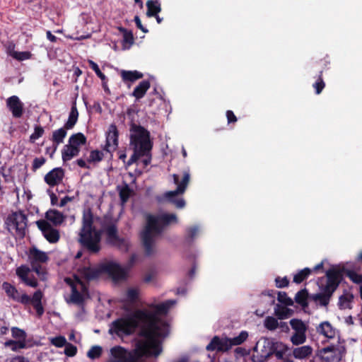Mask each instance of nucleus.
I'll return each instance as SVG.
<instances>
[{"instance_id": "obj_1", "label": "nucleus", "mask_w": 362, "mask_h": 362, "mask_svg": "<svg viewBox=\"0 0 362 362\" xmlns=\"http://www.w3.org/2000/svg\"><path fill=\"white\" fill-rule=\"evenodd\" d=\"M139 321L144 324L140 335L144 338L164 337L168 334V324L161 322L155 313L147 310H138L132 315L117 319L112 322L111 329L118 337L129 336L138 327Z\"/></svg>"}, {"instance_id": "obj_2", "label": "nucleus", "mask_w": 362, "mask_h": 362, "mask_svg": "<svg viewBox=\"0 0 362 362\" xmlns=\"http://www.w3.org/2000/svg\"><path fill=\"white\" fill-rule=\"evenodd\" d=\"M28 262L30 267L22 264L16 269V274L26 286L32 288L38 286L37 280L34 276H29L30 272H34L42 280L45 279L47 274L46 267L43 265L49 261L48 255L36 247H31L28 253Z\"/></svg>"}, {"instance_id": "obj_3", "label": "nucleus", "mask_w": 362, "mask_h": 362, "mask_svg": "<svg viewBox=\"0 0 362 362\" xmlns=\"http://www.w3.org/2000/svg\"><path fill=\"white\" fill-rule=\"evenodd\" d=\"M146 220V226L141 233V238L145 253L149 256L154 252L155 238L163 233L165 227L172 223H177V218L174 214H148Z\"/></svg>"}, {"instance_id": "obj_4", "label": "nucleus", "mask_w": 362, "mask_h": 362, "mask_svg": "<svg viewBox=\"0 0 362 362\" xmlns=\"http://www.w3.org/2000/svg\"><path fill=\"white\" fill-rule=\"evenodd\" d=\"M78 236V243L88 252L95 254L100 250L101 232L93 226V214L90 209L83 214Z\"/></svg>"}, {"instance_id": "obj_5", "label": "nucleus", "mask_w": 362, "mask_h": 362, "mask_svg": "<svg viewBox=\"0 0 362 362\" xmlns=\"http://www.w3.org/2000/svg\"><path fill=\"white\" fill-rule=\"evenodd\" d=\"M2 288L10 299L24 305L31 304L36 310L37 315L39 317H41L43 315L45 312L42 303L43 293L40 290L35 291L33 296L30 297L25 293H21L16 286L8 282H4L2 284Z\"/></svg>"}, {"instance_id": "obj_6", "label": "nucleus", "mask_w": 362, "mask_h": 362, "mask_svg": "<svg viewBox=\"0 0 362 362\" xmlns=\"http://www.w3.org/2000/svg\"><path fill=\"white\" fill-rule=\"evenodd\" d=\"M158 337L145 338L146 340H140L136 342L135 349L128 351L124 362H139L143 356L157 357L162 352L160 342L157 339Z\"/></svg>"}, {"instance_id": "obj_7", "label": "nucleus", "mask_w": 362, "mask_h": 362, "mask_svg": "<svg viewBox=\"0 0 362 362\" xmlns=\"http://www.w3.org/2000/svg\"><path fill=\"white\" fill-rule=\"evenodd\" d=\"M130 146L133 151L144 156L148 155L153 148L150 132L141 125L132 123L130 127Z\"/></svg>"}, {"instance_id": "obj_8", "label": "nucleus", "mask_w": 362, "mask_h": 362, "mask_svg": "<svg viewBox=\"0 0 362 362\" xmlns=\"http://www.w3.org/2000/svg\"><path fill=\"white\" fill-rule=\"evenodd\" d=\"M173 177L174 183L177 185V189L165 192V197L168 202L173 204L177 208L182 209L185 206V201L183 198H177V196L185 193L190 180V175L189 172H184L181 181L177 174H173Z\"/></svg>"}, {"instance_id": "obj_9", "label": "nucleus", "mask_w": 362, "mask_h": 362, "mask_svg": "<svg viewBox=\"0 0 362 362\" xmlns=\"http://www.w3.org/2000/svg\"><path fill=\"white\" fill-rule=\"evenodd\" d=\"M28 223L27 216L22 211H13L5 220L6 228L11 233L14 230L19 238H24Z\"/></svg>"}, {"instance_id": "obj_10", "label": "nucleus", "mask_w": 362, "mask_h": 362, "mask_svg": "<svg viewBox=\"0 0 362 362\" xmlns=\"http://www.w3.org/2000/svg\"><path fill=\"white\" fill-rule=\"evenodd\" d=\"M102 228L106 234L107 243L122 251H127L129 249L128 242L123 238L118 235L117 225L111 220L104 221L102 223Z\"/></svg>"}, {"instance_id": "obj_11", "label": "nucleus", "mask_w": 362, "mask_h": 362, "mask_svg": "<svg viewBox=\"0 0 362 362\" xmlns=\"http://www.w3.org/2000/svg\"><path fill=\"white\" fill-rule=\"evenodd\" d=\"M344 267H332L326 272L327 282L324 288L334 293L342 281L344 275Z\"/></svg>"}, {"instance_id": "obj_12", "label": "nucleus", "mask_w": 362, "mask_h": 362, "mask_svg": "<svg viewBox=\"0 0 362 362\" xmlns=\"http://www.w3.org/2000/svg\"><path fill=\"white\" fill-rule=\"evenodd\" d=\"M103 274H107L115 281L124 280L126 278L127 272L119 264L107 262L102 264Z\"/></svg>"}, {"instance_id": "obj_13", "label": "nucleus", "mask_w": 362, "mask_h": 362, "mask_svg": "<svg viewBox=\"0 0 362 362\" xmlns=\"http://www.w3.org/2000/svg\"><path fill=\"white\" fill-rule=\"evenodd\" d=\"M118 137L119 132L117 126L115 124H111L106 132L105 144L103 147V150L110 153L111 156H112V152L118 147Z\"/></svg>"}, {"instance_id": "obj_14", "label": "nucleus", "mask_w": 362, "mask_h": 362, "mask_svg": "<svg viewBox=\"0 0 362 362\" xmlns=\"http://www.w3.org/2000/svg\"><path fill=\"white\" fill-rule=\"evenodd\" d=\"M36 224L49 243H56L59 241L60 238L59 230L54 228L47 221L41 219L37 221Z\"/></svg>"}, {"instance_id": "obj_15", "label": "nucleus", "mask_w": 362, "mask_h": 362, "mask_svg": "<svg viewBox=\"0 0 362 362\" xmlns=\"http://www.w3.org/2000/svg\"><path fill=\"white\" fill-rule=\"evenodd\" d=\"M6 107L14 118H21L24 113V104L16 95H12L6 99Z\"/></svg>"}, {"instance_id": "obj_16", "label": "nucleus", "mask_w": 362, "mask_h": 362, "mask_svg": "<svg viewBox=\"0 0 362 362\" xmlns=\"http://www.w3.org/2000/svg\"><path fill=\"white\" fill-rule=\"evenodd\" d=\"M64 177V171L62 168H55L45 176V182L50 187L59 185Z\"/></svg>"}, {"instance_id": "obj_17", "label": "nucleus", "mask_w": 362, "mask_h": 362, "mask_svg": "<svg viewBox=\"0 0 362 362\" xmlns=\"http://www.w3.org/2000/svg\"><path fill=\"white\" fill-rule=\"evenodd\" d=\"M81 276L88 281H93L103 274L102 264L97 267H83L78 269Z\"/></svg>"}, {"instance_id": "obj_18", "label": "nucleus", "mask_w": 362, "mask_h": 362, "mask_svg": "<svg viewBox=\"0 0 362 362\" xmlns=\"http://www.w3.org/2000/svg\"><path fill=\"white\" fill-rule=\"evenodd\" d=\"M206 349L208 351H216L218 352H226L229 350L228 338L221 339L218 336H214L210 343L206 346Z\"/></svg>"}, {"instance_id": "obj_19", "label": "nucleus", "mask_w": 362, "mask_h": 362, "mask_svg": "<svg viewBox=\"0 0 362 362\" xmlns=\"http://www.w3.org/2000/svg\"><path fill=\"white\" fill-rule=\"evenodd\" d=\"M262 341V349H261V357L264 358V361H267L271 356H273V349L276 348V344L279 341H275L272 339L263 338Z\"/></svg>"}, {"instance_id": "obj_20", "label": "nucleus", "mask_w": 362, "mask_h": 362, "mask_svg": "<svg viewBox=\"0 0 362 362\" xmlns=\"http://www.w3.org/2000/svg\"><path fill=\"white\" fill-rule=\"evenodd\" d=\"M333 295V293L323 288L322 293L310 295V298L315 302H319L321 306H327Z\"/></svg>"}, {"instance_id": "obj_21", "label": "nucleus", "mask_w": 362, "mask_h": 362, "mask_svg": "<svg viewBox=\"0 0 362 362\" xmlns=\"http://www.w3.org/2000/svg\"><path fill=\"white\" fill-rule=\"evenodd\" d=\"M66 281L70 285L71 288L70 301L76 305H82L84 302V298L83 294L77 289L76 285L70 279H66Z\"/></svg>"}, {"instance_id": "obj_22", "label": "nucleus", "mask_w": 362, "mask_h": 362, "mask_svg": "<svg viewBox=\"0 0 362 362\" xmlns=\"http://www.w3.org/2000/svg\"><path fill=\"white\" fill-rule=\"evenodd\" d=\"M317 332L328 339L335 337V330L328 321L321 322L316 328Z\"/></svg>"}, {"instance_id": "obj_23", "label": "nucleus", "mask_w": 362, "mask_h": 362, "mask_svg": "<svg viewBox=\"0 0 362 362\" xmlns=\"http://www.w3.org/2000/svg\"><path fill=\"white\" fill-rule=\"evenodd\" d=\"M80 152V148L74 146L70 144L64 146L62 151V160L65 163L70 160L72 158L77 156Z\"/></svg>"}, {"instance_id": "obj_24", "label": "nucleus", "mask_w": 362, "mask_h": 362, "mask_svg": "<svg viewBox=\"0 0 362 362\" xmlns=\"http://www.w3.org/2000/svg\"><path fill=\"white\" fill-rule=\"evenodd\" d=\"M45 218L55 226L61 225L65 220L64 214L56 209L48 210L45 214Z\"/></svg>"}, {"instance_id": "obj_25", "label": "nucleus", "mask_w": 362, "mask_h": 362, "mask_svg": "<svg viewBox=\"0 0 362 362\" xmlns=\"http://www.w3.org/2000/svg\"><path fill=\"white\" fill-rule=\"evenodd\" d=\"M78 118V112L76 107V100L72 103L71 111L69 115V118L66 122L64 124L65 129H71L76 124Z\"/></svg>"}, {"instance_id": "obj_26", "label": "nucleus", "mask_w": 362, "mask_h": 362, "mask_svg": "<svg viewBox=\"0 0 362 362\" xmlns=\"http://www.w3.org/2000/svg\"><path fill=\"white\" fill-rule=\"evenodd\" d=\"M150 86V82L148 80H144L135 87L132 93V95L134 96L136 100H139L145 95Z\"/></svg>"}, {"instance_id": "obj_27", "label": "nucleus", "mask_w": 362, "mask_h": 362, "mask_svg": "<svg viewBox=\"0 0 362 362\" xmlns=\"http://www.w3.org/2000/svg\"><path fill=\"white\" fill-rule=\"evenodd\" d=\"M66 130L67 129H65V126H64V127L53 132L52 140L53 141L54 150L52 153L57 150L59 144L64 142V139L67 134Z\"/></svg>"}, {"instance_id": "obj_28", "label": "nucleus", "mask_w": 362, "mask_h": 362, "mask_svg": "<svg viewBox=\"0 0 362 362\" xmlns=\"http://www.w3.org/2000/svg\"><path fill=\"white\" fill-rule=\"evenodd\" d=\"M310 296L308 290L303 288L296 293L294 300L296 303L305 309L308 307V299L310 298Z\"/></svg>"}, {"instance_id": "obj_29", "label": "nucleus", "mask_w": 362, "mask_h": 362, "mask_svg": "<svg viewBox=\"0 0 362 362\" xmlns=\"http://www.w3.org/2000/svg\"><path fill=\"white\" fill-rule=\"evenodd\" d=\"M121 77L124 82H134L138 79L143 78V74L138 71H121Z\"/></svg>"}, {"instance_id": "obj_30", "label": "nucleus", "mask_w": 362, "mask_h": 362, "mask_svg": "<svg viewBox=\"0 0 362 362\" xmlns=\"http://www.w3.org/2000/svg\"><path fill=\"white\" fill-rule=\"evenodd\" d=\"M176 303L174 300H166L162 303L156 305L154 306L155 308V312H153L156 315V317L159 319L158 317V315H165L168 313L170 308L175 305Z\"/></svg>"}, {"instance_id": "obj_31", "label": "nucleus", "mask_w": 362, "mask_h": 362, "mask_svg": "<svg viewBox=\"0 0 362 362\" xmlns=\"http://www.w3.org/2000/svg\"><path fill=\"white\" fill-rule=\"evenodd\" d=\"M146 16L148 17L156 16V15L161 11V6L158 0H148L146 2Z\"/></svg>"}, {"instance_id": "obj_32", "label": "nucleus", "mask_w": 362, "mask_h": 362, "mask_svg": "<svg viewBox=\"0 0 362 362\" xmlns=\"http://www.w3.org/2000/svg\"><path fill=\"white\" fill-rule=\"evenodd\" d=\"M354 295L351 293H346L340 296L339 298L338 306L340 310L351 309V303L354 300Z\"/></svg>"}, {"instance_id": "obj_33", "label": "nucleus", "mask_w": 362, "mask_h": 362, "mask_svg": "<svg viewBox=\"0 0 362 362\" xmlns=\"http://www.w3.org/2000/svg\"><path fill=\"white\" fill-rule=\"evenodd\" d=\"M8 54L13 59L21 62L27 59H30L32 57V54L29 51L25 52H17L14 50V46L12 48L8 47Z\"/></svg>"}, {"instance_id": "obj_34", "label": "nucleus", "mask_w": 362, "mask_h": 362, "mask_svg": "<svg viewBox=\"0 0 362 362\" xmlns=\"http://www.w3.org/2000/svg\"><path fill=\"white\" fill-rule=\"evenodd\" d=\"M312 352V347L306 345L294 349L293 351V355L296 358L303 359L310 356Z\"/></svg>"}, {"instance_id": "obj_35", "label": "nucleus", "mask_w": 362, "mask_h": 362, "mask_svg": "<svg viewBox=\"0 0 362 362\" xmlns=\"http://www.w3.org/2000/svg\"><path fill=\"white\" fill-rule=\"evenodd\" d=\"M248 337V333L246 331H242L238 336L233 338H228V344L229 349L233 346H238L242 344Z\"/></svg>"}, {"instance_id": "obj_36", "label": "nucleus", "mask_w": 362, "mask_h": 362, "mask_svg": "<svg viewBox=\"0 0 362 362\" xmlns=\"http://www.w3.org/2000/svg\"><path fill=\"white\" fill-rule=\"evenodd\" d=\"M311 274H312V269L308 267H305V268L300 270L297 274H296L293 276V281L294 283H296L297 284H300L303 281L306 280Z\"/></svg>"}, {"instance_id": "obj_37", "label": "nucleus", "mask_w": 362, "mask_h": 362, "mask_svg": "<svg viewBox=\"0 0 362 362\" xmlns=\"http://www.w3.org/2000/svg\"><path fill=\"white\" fill-rule=\"evenodd\" d=\"M5 346L11 347V350L13 351H16L18 349H23L28 348V346L27 344V341L23 340H8L5 342Z\"/></svg>"}, {"instance_id": "obj_38", "label": "nucleus", "mask_w": 362, "mask_h": 362, "mask_svg": "<svg viewBox=\"0 0 362 362\" xmlns=\"http://www.w3.org/2000/svg\"><path fill=\"white\" fill-rule=\"evenodd\" d=\"M274 313L279 319L283 320L293 314L292 310L277 304L274 309Z\"/></svg>"}, {"instance_id": "obj_39", "label": "nucleus", "mask_w": 362, "mask_h": 362, "mask_svg": "<svg viewBox=\"0 0 362 362\" xmlns=\"http://www.w3.org/2000/svg\"><path fill=\"white\" fill-rule=\"evenodd\" d=\"M120 32L123 34V40H122V45L125 47L126 44H128L129 46L127 48H129L134 43V38L133 35V33L131 30H128L127 29L120 27Z\"/></svg>"}, {"instance_id": "obj_40", "label": "nucleus", "mask_w": 362, "mask_h": 362, "mask_svg": "<svg viewBox=\"0 0 362 362\" xmlns=\"http://www.w3.org/2000/svg\"><path fill=\"white\" fill-rule=\"evenodd\" d=\"M86 137L82 133H76L71 135L69 139V144L74 146L79 147L81 145L86 144Z\"/></svg>"}, {"instance_id": "obj_41", "label": "nucleus", "mask_w": 362, "mask_h": 362, "mask_svg": "<svg viewBox=\"0 0 362 362\" xmlns=\"http://www.w3.org/2000/svg\"><path fill=\"white\" fill-rule=\"evenodd\" d=\"M110 352L114 358H118L119 360L122 361V362H124L127 354V350L126 349L121 346H116L110 349Z\"/></svg>"}, {"instance_id": "obj_42", "label": "nucleus", "mask_w": 362, "mask_h": 362, "mask_svg": "<svg viewBox=\"0 0 362 362\" xmlns=\"http://www.w3.org/2000/svg\"><path fill=\"white\" fill-rule=\"evenodd\" d=\"M323 70L319 71L317 81L313 84L315 93L319 95L322 93L325 87V83L322 78Z\"/></svg>"}, {"instance_id": "obj_43", "label": "nucleus", "mask_w": 362, "mask_h": 362, "mask_svg": "<svg viewBox=\"0 0 362 362\" xmlns=\"http://www.w3.org/2000/svg\"><path fill=\"white\" fill-rule=\"evenodd\" d=\"M287 351V346L279 341V344H276V348L273 349V355H274L277 359L282 360L284 359V356Z\"/></svg>"}, {"instance_id": "obj_44", "label": "nucleus", "mask_w": 362, "mask_h": 362, "mask_svg": "<svg viewBox=\"0 0 362 362\" xmlns=\"http://www.w3.org/2000/svg\"><path fill=\"white\" fill-rule=\"evenodd\" d=\"M104 158V153L99 150H93L90 152L89 157L87 161L90 163H99L103 160Z\"/></svg>"}, {"instance_id": "obj_45", "label": "nucleus", "mask_w": 362, "mask_h": 362, "mask_svg": "<svg viewBox=\"0 0 362 362\" xmlns=\"http://www.w3.org/2000/svg\"><path fill=\"white\" fill-rule=\"evenodd\" d=\"M290 325L296 332H306L307 327L301 320L292 319L290 321Z\"/></svg>"}, {"instance_id": "obj_46", "label": "nucleus", "mask_w": 362, "mask_h": 362, "mask_svg": "<svg viewBox=\"0 0 362 362\" xmlns=\"http://www.w3.org/2000/svg\"><path fill=\"white\" fill-rule=\"evenodd\" d=\"M277 295V300L281 303L284 304L286 306L293 305V300L290 297L288 296L286 292L278 291Z\"/></svg>"}, {"instance_id": "obj_47", "label": "nucleus", "mask_w": 362, "mask_h": 362, "mask_svg": "<svg viewBox=\"0 0 362 362\" xmlns=\"http://www.w3.org/2000/svg\"><path fill=\"white\" fill-rule=\"evenodd\" d=\"M11 331L13 338L18 340L26 341L27 334L23 329L17 327H11Z\"/></svg>"}, {"instance_id": "obj_48", "label": "nucleus", "mask_w": 362, "mask_h": 362, "mask_svg": "<svg viewBox=\"0 0 362 362\" xmlns=\"http://www.w3.org/2000/svg\"><path fill=\"white\" fill-rule=\"evenodd\" d=\"M264 327L270 331L275 330L279 327L278 320L272 316L267 317L264 320Z\"/></svg>"}, {"instance_id": "obj_49", "label": "nucleus", "mask_w": 362, "mask_h": 362, "mask_svg": "<svg viewBox=\"0 0 362 362\" xmlns=\"http://www.w3.org/2000/svg\"><path fill=\"white\" fill-rule=\"evenodd\" d=\"M103 349L100 346H92L87 353V356L90 359H96L101 356Z\"/></svg>"}, {"instance_id": "obj_50", "label": "nucleus", "mask_w": 362, "mask_h": 362, "mask_svg": "<svg viewBox=\"0 0 362 362\" xmlns=\"http://www.w3.org/2000/svg\"><path fill=\"white\" fill-rule=\"evenodd\" d=\"M344 274L348 276L354 283L360 284H362V275L357 274L356 272L353 270L346 269L344 271Z\"/></svg>"}, {"instance_id": "obj_51", "label": "nucleus", "mask_w": 362, "mask_h": 362, "mask_svg": "<svg viewBox=\"0 0 362 362\" xmlns=\"http://www.w3.org/2000/svg\"><path fill=\"white\" fill-rule=\"evenodd\" d=\"M139 297V289L137 288H130L127 291V298L130 303H136Z\"/></svg>"}, {"instance_id": "obj_52", "label": "nucleus", "mask_w": 362, "mask_h": 362, "mask_svg": "<svg viewBox=\"0 0 362 362\" xmlns=\"http://www.w3.org/2000/svg\"><path fill=\"white\" fill-rule=\"evenodd\" d=\"M131 193H132V189H130V187H129L128 185H125V186L123 187L119 190V195L121 202L122 204H124L128 201V199L131 195Z\"/></svg>"}, {"instance_id": "obj_53", "label": "nucleus", "mask_w": 362, "mask_h": 362, "mask_svg": "<svg viewBox=\"0 0 362 362\" xmlns=\"http://www.w3.org/2000/svg\"><path fill=\"white\" fill-rule=\"evenodd\" d=\"M305 340V332H295L291 338V341L293 345L302 344Z\"/></svg>"}, {"instance_id": "obj_54", "label": "nucleus", "mask_w": 362, "mask_h": 362, "mask_svg": "<svg viewBox=\"0 0 362 362\" xmlns=\"http://www.w3.org/2000/svg\"><path fill=\"white\" fill-rule=\"evenodd\" d=\"M88 63L90 67L95 71V74L101 79L102 81L107 80L105 75L100 71L98 65L93 60L89 59Z\"/></svg>"}, {"instance_id": "obj_55", "label": "nucleus", "mask_w": 362, "mask_h": 362, "mask_svg": "<svg viewBox=\"0 0 362 362\" xmlns=\"http://www.w3.org/2000/svg\"><path fill=\"white\" fill-rule=\"evenodd\" d=\"M199 232V228L197 226H191L186 230L185 239L189 242H192Z\"/></svg>"}, {"instance_id": "obj_56", "label": "nucleus", "mask_w": 362, "mask_h": 362, "mask_svg": "<svg viewBox=\"0 0 362 362\" xmlns=\"http://www.w3.org/2000/svg\"><path fill=\"white\" fill-rule=\"evenodd\" d=\"M67 341L64 337L63 336H59L54 337L51 339V344L56 347H63L66 344Z\"/></svg>"}, {"instance_id": "obj_57", "label": "nucleus", "mask_w": 362, "mask_h": 362, "mask_svg": "<svg viewBox=\"0 0 362 362\" xmlns=\"http://www.w3.org/2000/svg\"><path fill=\"white\" fill-rule=\"evenodd\" d=\"M44 129L41 126H35L34 129V132L30 135V141H35L36 139L41 137L44 134Z\"/></svg>"}, {"instance_id": "obj_58", "label": "nucleus", "mask_w": 362, "mask_h": 362, "mask_svg": "<svg viewBox=\"0 0 362 362\" xmlns=\"http://www.w3.org/2000/svg\"><path fill=\"white\" fill-rule=\"evenodd\" d=\"M64 346V354L66 356L73 357L76 354L77 348L76 346L73 345L71 343H66V344Z\"/></svg>"}, {"instance_id": "obj_59", "label": "nucleus", "mask_w": 362, "mask_h": 362, "mask_svg": "<svg viewBox=\"0 0 362 362\" xmlns=\"http://www.w3.org/2000/svg\"><path fill=\"white\" fill-rule=\"evenodd\" d=\"M289 284V280L286 276L283 278L277 276L275 279V285L277 288H282L287 287Z\"/></svg>"}, {"instance_id": "obj_60", "label": "nucleus", "mask_w": 362, "mask_h": 362, "mask_svg": "<svg viewBox=\"0 0 362 362\" xmlns=\"http://www.w3.org/2000/svg\"><path fill=\"white\" fill-rule=\"evenodd\" d=\"M45 161L46 159L44 157L35 158L33 162L32 170L35 171L41 168L45 164Z\"/></svg>"}, {"instance_id": "obj_61", "label": "nucleus", "mask_w": 362, "mask_h": 362, "mask_svg": "<svg viewBox=\"0 0 362 362\" xmlns=\"http://www.w3.org/2000/svg\"><path fill=\"white\" fill-rule=\"evenodd\" d=\"M262 296H269L270 298L269 305H273L275 303V291L273 290H269L264 291L261 294Z\"/></svg>"}, {"instance_id": "obj_62", "label": "nucleus", "mask_w": 362, "mask_h": 362, "mask_svg": "<svg viewBox=\"0 0 362 362\" xmlns=\"http://www.w3.org/2000/svg\"><path fill=\"white\" fill-rule=\"evenodd\" d=\"M226 115L228 124L235 123L238 120L236 116L232 110H227Z\"/></svg>"}, {"instance_id": "obj_63", "label": "nucleus", "mask_w": 362, "mask_h": 362, "mask_svg": "<svg viewBox=\"0 0 362 362\" xmlns=\"http://www.w3.org/2000/svg\"><path fill=\"white\" fill-rule=\"evenodd\" d=\"M141 157H142V156H141V155L135 153L134 151H133V154L132 155V156L130 157V158L128 160V161L126 163L127 166L132 165V164L136 163Z\"/></svg>"}, {"instance_id": "obj_64", "label": "nucleus", "mask_w": 362, "mask_h": 362, "mask_svg": "<svg viewBox=\"0 0 362 362\" xmlns=\"http://www.w3.org/2000/svg\"><path fill=\"white\" fill-rule=\"evenodd\" d=\"M134 22L136 23V27L140 29L143 33H147L148 30L143 26L140 18L138 16L134 17Z\"/></svg>"}]
</instances>
